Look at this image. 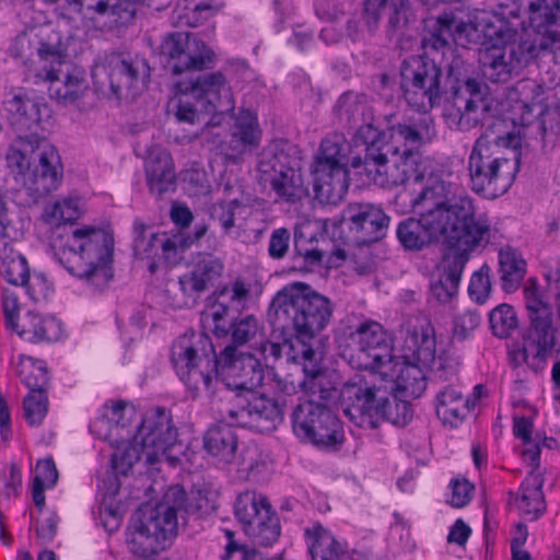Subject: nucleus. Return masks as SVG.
<instances>
[{"label":"nucleus","instance_id":"1","mask_svg":"<svg viewBox=\"0 0 560 560\" xmlns=\"http://www.w3.org/2000/svg\"><path fill=\"white\" fill-rule=\"evenodd\" d=\"M401 213H412L397 226L400 244L420 250L433 243H443L447 250L465 243L482 244L489 238L490 222L476 215L474 200L466 192L456 194V185L429 177L419 189L402 190L395 198Z\"/></svg>","mask_w":560,"mask_h":560},{"label":"nucleus","instance_id":"2","mask_svg":"<svg viewBox=\"0 0 560 560\" xmlns=\"http://www.w3.org/2000/svg\"><path fill=\"white\" fill-rule=\"evenodd\" d=\"M79 217L74 199L47 205L42 214L51 230L50 244L58 261L72 276L102 290L113 278L114 238L103 229L74 226L72 222Z\"/></svg>","mask_w":560,"mask_h":560},{"label":"nucleus","instance_id":"3","mask_svg":"<svg viewBox=\"0 0 560 560\" xmlns=\"http://www.w3.org/2000/svg\"><path fill=\"white\" fill-rule=\"evenodd\" d=\"M400 75L404 97L417 113L390 126L389 137L405 145L431 143L436 138V129L428 112L440 104L442 70L433 60L412 56L402 62Z\"/></svg>","mask_w":560,"mask_h":560},{"label":"nucleus","instance_id":"4","mask_svg":"<svg viewBox=\"0 0 560 560\" xmlns=\"http://www.w3.org/2000/svg\"><path fill=\"white\" fill-rule=\"evenodd\" d=\"M357 143L363 144L364 155L354 156L351 167L355 174L365 176L381 187L404 185L410 178L421 182L429 173L430 161L419 151L399 149L388 140L385 131L372 124H364L355 132Z\"/></svg>","mask_w":560,"mask_h":560},{"label":"nucleus","instance_id":"5","mask_svg":"<svg viewBox=\"0 0 560 560\" xmlns=\"http://www.w3.org/2000/svg\"><path fill=\"white\" fill-rule=\"evenodd\" d=\"M334 304L329 298L305 283L294 282L273 296L268 318L273 327L293 335L289 348L295 352L298 343L313 347L315 337L329 324Z\"/></svg>","mask_w":560,"mask_h":560},{"label":"nucleus","instance_id":"6","mask_svg":"<svg viewBox=\"0 0 560 560\" xmlns=\"http://www.w3.org/2000/svg\"><path fill=\"white\" fill-rule=\"evenodd\" d=\"M7 165L34 200L56 190L62 179L58 150L46 138L35 135L14 140L7 152Z\"/></svg>","mask_w":560,"mask_h":560},{"label":"nucleus","instance_id":"7","mask_svg":"<svg viewBox=\"0 0 560 560\" xmlns=\"http://www.w3.org/2000/svg\"><path fill=\"white\" fill-rule=\"evenodd\" d=\"M516 26L513 22L501 20L494 14L483 31V42L479 49L478 61L485 79L493 83H505L520 71L541 57L533 42L522 36L518 43Z\"/></svg>","mask_w":560,"mask_h":560},{"label":"nucleus","instance_id":"8","mask_svg":"<svg viewBox=\"0 0 560 560\" xmlns=\"http://www.w3.org/2000/svg\"><path fill=\"white\" fill-rule=\"evenodd\" d=\"M178 103L175 113L179 122L220 125L225 114L235 107L232 88L220 72L199 75L189 83H177Z\"/></svg>","mask_w":560,"mask_h":560},{"label":"nucleus","instance_id":"9","mask_svg":"<svg viewBox=\"0 0 560 560\" xmlns=\"http://www.w3.org/2000/svg\"><path fill=\"white\" fill-rule=\"evenodd\" d=\"M173 369L192 397L212 395L218 384V357L211 339L197 331L177 337L170 353Z\"/></svg>","mask_w":560,"mask_h":560},{"label":"nucleus","instance_id":"10","mask_svg":"<svg viewBox=\"0 0 560 560\" xmlns=\"http://www.w3.org/2000/svg\"><path fill=\"white\" fill-rule=\"evenodd\" d=\"M495 147L485 138H478L467 162L471 190L487 199L504 195L520 171V153L513 150L511 156H505L497 152Z\"/></svg>","mask_w":560,"mask_h":560},{"label":"nucleus","instance_id":"11","mask_svg":"<svg viewBox=\"0 0 560 560\" xmlns=\"http://www.w3.org/2000/svg\"><path fill=\"white\" fill-rule=\"evenodd\" d=\"M525 11L528 18V27L522 37L533 42L541 58L555 55L560 49V0H498L494 12L501 20L512 22L518 20L521 12Z\"/></svg>","mask_w":560,"mask_h":560},{"label":"nucleus","instance_id":"12","mask_svg":"<svg viewBox=\"0 0 560 560\" xmlns=\"http://www.w3.org/2000/svg\"><path fill=\"white\" fill-rule=\"evenodd\" d=\"M350 149L342 133L335 132L322 140L311 167L315 197L320 202L336 205L346 196Z\"/></svg>","mask_w":560,"mask_h":560},{"label":"nucleus","instance_id":"13","mask_svg":"<svg viewBox=\"0 0 560 560\" xmlns=\"http://www.w3.org/2000/svg\"><path fill=\"white\" fill-rule=\"evenodd\" d=\"M257 171L259 182L269 185L277 197L285 202L294 203L308 194L302 175L301 159L294 148H289V151L278 149L264 154Z\"/></svg>","mask_w":560,"mask_h":560},{"label":"nucleus","instance_id":"14","mask_svg":"<svg viewBox=\"0 0 560 560\" xmlns=\"http://www.w3.org/2000/svg\"><path fill=\"white\" fill-rule=\"evenodd\" d=\"M295 435L323 450H337L345 440L342 423L324 404L300 402L292 412Z\"/></svg>","mask_w":560,"mask_h":560},{"label":"nucleus","instance_id":"15","mask_svg":"<svg viewBox=\"0 0 560 560\" xmlns=\"http://www.w3.org/2000/svg\"><path fill=\"white\" fill-rule=\"evenodd\" d=\"M135 441L142 446L144 460L150 465L166 460L176 466L183 454V445L177 441V429L165 408L159 407L142 419Z\"/></svg>","mask_w":560,"mask_h":560},{"label":"nucleus","instance_id":"16","mask_svg":"<svg viewBox=\"0 0 560 560\" xmlns=\"http://www.w3.org/2000/svg\"><path fill=\"white\" fill-rule=\"evenodd\" d=\"M345 357L359 370L377 371L392 363V347L384 327L376 320L364 318L350 327Z\"/></svg>","mask_w":560,"mask_h":560},{"label":"nucleus","instance_id":"17","mask_svg":"<svg viewBox=\"0 0 560 560\" xmlns=\"http://www.w3.org/2000/svg\"><path fill=\"white\" fill-rule=\"evenodd\" d=\"M383 382L376 385L360 380L342 388L343 412L358 427L375 429L384 421L393 392L386 381Z\"/></svg>","mask_w":560,"mask_h":560},{"label":"nucleus","instance_id":"18","mask_svg":"<svg viewBox=\"0 0 560 560\" xmlns=\"http://www.w3.org/2000/svg\"><path fill=\"white\" fill-rule=\"evenodd\" d=\"M38 56L43 62L38 77L48 82L49 96L62 104L74 103L86 89L84 73L48 44H40Z\"/></svg>","mask_w":560,"mask_h":560},{"label":"nucleus","instance_id":"19","mask_svg":"<svg viewBox=\"0 0 560 560\" xmlns=\"http://www.w3.org/2000/svg\"><path fill=\"white\" fill-rule=\"evenodd\" d=\"M234 514L243 524L246 535L256 544L270 546L278 540L281 532L279 517L261 493H240L234 503Z\"/></svg>","mask_w":560,"mask_h":560},{"label":"nucleus","instance_id":"20","mask_svg":"<svg viewBox=\"0 0 560 560\" xmlns=\"http://www.w3.org/2000/svg\"><path fill=\"white\" fill-rule=\"evenodd\" d=\"M161 54L174 74L185 71H201L211 68L215 54L202 39L192 33L175 32L164 38Z\"/></svg>","mask_w":560,"mask_h":560},{"label":"nucleus","instance_id":"21","mask_svg":"<svg viewBox=\"0 0 560 560\" xmlns=\"http://www.w3.org/2000/svg\"><path fill=\"white\" fill-rule=\"evenodd\" d=\"M108 78L109 88L117 97H135L150 79V66L138 55L114 52L102 66Z\"/></svg>","mask_w":560,"mask_h":560},{"label":"nucleus","instance_id":"22","mask_svg":"<svg viewBox=\"0 0 560 560\" xmlns=\"http://www.w3.org/2000/svg\"><path fill=\"white\" fill-rule=\"evenodd\" d=\"M132 247L135 256L139 259L151 260L150 270L153 272L155 260L175 261L180 252L186 248V240L180 233L168 235L155 232L153 226L140 219L133 221Z\"/></svg>","mask_w":560,"mask_h":560},{"label":"nucleus","instance_id":"23","mask_svg":"<svg viewBox=\"0 0 560 560\" xmlns=\"http://www.w3.org/2000/svg\"><path fill=\"white\" fill-rule=\"evenodd\" d=\"M427 23L428 26L432 23L433 31L423 37V48L440 50L445 48L451 40L463 47L477 44L490 21L483 25L475 24L470 21H463L454 12H444L435 19H428Z\"/></svg>","mask_w":560,"mask_h":560},{"label":"nucleus","instance_id":"24","mask_svg":"<svg viewBox=\"0 0 560 560\" xmlns=\"http://www.w3.org/2000/svg\"><path fill=\"white\" fill-rule=\"evenodd\" d=\"M219 376H222L229 388L253 392L261 385L264 370L253 354L237 352L235 347L226 346L218 357Z\"/></svg>","mask_w":560,"mask_h":560},{"label":"nucleus","instance_id":"25","mask_svg":"<svg viewBox=\"0 0 560 560\" xmlns=\"http://www.w3.org/2000/svg\"><path fill=\"white\" fill-rule=\"evenodd\" d=\"M140 424L137 411L119 401L105 405L102 415L90 424V430L102 440L126 442L137 433Z\"/></svg>","mask_w":560,"mask_h":560},{"label":"nucleus","instance_id":"26","mask_svg":"<svg viewBox=\"0 0 560 560\" xmlns=\"http://www.w3.org/2000/svg\"><path fill=\"white\" fill-rule=\"evenodd\" d=\"M343 221L358 243L371 244L385 236L389 218L380 206L355 202L343 211Z\"/></svg>","mask_w":560,"mask_h":560},{"label":"nucleus","instance_id":"27","mask_svg":"<svg viewBox=\"0 0 560 560\" xmlns=\"http://www.w3.org/2000/svg\"><path fill=\"white\" fill-rule=\"evenodd\" d=\"M293 363L300 365L304 377L300 381V389L310 396L308 400L316 398L327 401L332 398L336 389L322 369V358L314 347L295 346V352H290Z\"/></svg>","mask_w":560,"mask_h":560},{"label":"nucleus","instance_id":"28","mask_svg":"<svg viewBox=\"0 0 560 560\" xmlns=\"http://www.w3.org/2000/svg\"><path fill=\"white\" fill-rule=\"evenodd\" d=\"M283 408L284 401L264 394L253 395L245 406L229 410V415L237 425L264 433L272 431L282 421Z\"/></svg>","mask_w":560,"mask_h":560},{"label":"nucleus","instance_id":"29","mask_svg":"<svg viewBox=\"0 0 560 560\" xmlns=\"http://www.w3.org/2000/svg\"><path fill=\"white\" fill-rule=\"evenodd\" d=\"M524 301L529 318V340L541 351H551L556 345L557 332L552 307L542 300L535 287L524 289Z\"/></svg>","mask_w":560,"mask_h":560},{"label":"nucleus","instance_id":"30","mask_svg":"<svg viewBox=\"0 0 560 560\" xmlns=\"http://www.w3.org/2000/svg\"><path fill=\"white\" fill-rule=\"evenodd\" d=\"M186 502V491L179 486L170 487L160 503L151 510L149 516L141 520L151 532L166 546L177 535L178 513Z\"/></svg>","mask_w":560,"mask_h":560},{"label":"nucleus","instance_id":"31","mask_svg":"<svg viewBox=\"0 0 560 560\" xmlns=\"http://www.w3.org/2000/svg\"><path fill=\"white\" fill-rule=\"evenodd\" d=\"M481 244L465 243L452 250H446L442 259V273L432 281L430 292L442 304L450 303L458 292L459 282L471 252Z\"/></svg>","mask_w":560,"mask_h":560},{"label":"nucleus","instance_id":"32","mask_svg":"<svg viewBox=\"0 0 560 560\" xmlns=\"http://www.w3.org/2000/svg\"><path fill=\"white\" fill-rule=\"evenodd\" d=\"M401 332L404 336L402 359L420 362L430 366L435 361L436 339L433 325L427 318L408 322Z\"/></svg>","mask_w":560,"mask_h":560},{"label":"nucleus","instance_id":"33","mask_svg":"<svg viewBox=\"0 0 560 560\" xmlns=\"http://www.w3.org/2000/svg\"><path fill=\"white\" fill-rule=\"evenodd\" d=\"M424 368L420 362L402 359L392 361L376 372L383 376L392 392L400 390L409 396L419 397L427 388Z\"/></svg>","mask_w":560,"mask_h":560},{"label":"nucleus","instance_id":"34","mask_svg":"<svg viewBox=\"0 0 560 560\" xmlns=\"http://www.w3.org/2000/svg\"><path fill=\"white\" fill-rule=\"evenodd\" d=\"M0 275L13 285H23L33 301L45 295L46 284L39 276L30 278L27 261L24 256L5 244L0 252Z\"/></svg>","mask_w":560,"mask_h":560},{"label":"nucleus","instance_id":"35","mask_svg":"<svg viewBox=\"0 0 560 560\" xmlns=\"http://www.w3.org/2000/svg\"><path fill=\"white\" fill-rule=\"evenodd\" d=\"M145 178L152 194L162 196L175 189L176 174L171 153L161 148L149 150L144 161Z\"/></svg>","mask_w":560,"mask_h":560},{"label":"nucleus","instance_id":"36","mask_svg":"<svg viewBox=\"0 0 560 560\" xmlns=\"http://www.w3.org/2000/svg\"><path fill=\"white\" fill-rule=\"evenodd\" d=\"M224 266L221 259L210 254H200L196 259L192 270L178 279V287L183 295L194 299L208 289L223 272Z\"/></svg>","mask_w":560,"mask_h":560},{"label":"nucleus","instance_id":"37","mask_svg":"<svg viewBox=\"0 0 560 560\" xmlns=\"http://www.w3.org/2000/svg\"><path fill=\"white\" fill-rule=\"evenodd\" d=\"M532 471L522 482L514 503L518 512L527 521L538 520L546 511L542 493L544 478L539 466L530 465Z\"/></svg>","mask_w":560,"mask_h":560},{"label":"nucleus","instance_id":"38","mask_svg":"<svg viewBox=\"0 0 560 560\" xmlns=\"http://www.w3.org/2000/svg\"><path fill=\"white\" fill-rule=\"evenodd\" d=\"M463 93L468 96L464 100V108H459L458 126L460 129L469 130L478 124H485L488 118L494 116L492 114V101L483 96L479 82L468 79Z\"/></svg>","mask_w":560,"mask_h":560},{"label":"nucleus","instance_id":"39","mask_svg":"<svg viewBox=\"0 0 560 560\" xmlns=\"http://www.w3.org/2000/svg\"><path fill=\"white\" fill-rule=\"evenodd\" d=\"M261 131L257 116L250 110H243L236 118L229 144L228 159L237 162L243 154L259 145Z\"/></svg>","mask_w":560,"mask_h":560},{"label":"nucleus","instance_id":"40","mask_svg":"<svg viewBox=\"0 0 560 560\" xmlns=\"http://www.w3.org/2000/svg\"><path fill=\"white\" fill-rule=\"evenodd\" d=\"M14 331L28 342H52L62 337L63 326L54 316L27 312L18 330Z\"/></svg>","mask_w":560,"mask_h":560},{"label":"nucleus","instance_id":"41","mask_svg":"<svg viewBox=\"0 0 560 560\" xmlns=\"http://www.w3.org/2000/svg\"><path fill=\"white\" fill-rule=\"evenodd\" d=\"M205 450L220 463L230 464L237 450V435L231 424H217L203 436Z\"/></svg>","mask_w":560,"mask_h":560},{"label":"nucleus","instance_id":"42","mask_svg":"<svg viewBox=\"0 0 560 560\" xmlns=\"http://www.w3.org/2000/svg\"><path fill=\"white\" fill-rule=\"evenodd\" d=\"M306 544L312 560H345V547L320 524L305 529Z\"/></svg>","mask_w":560,"mask_h":560},{"label":"nucleus","instance_id":"43","mask_svg":"<svg viewBox=\"0 0 560 560\" xmlns=\"http://www.w3.org/2000/svg\"><path fill=\"white\" fill-rule=\"evenodd\" d=\"M4 108L10 125L16 131L32 130L40 120L39 105L25 95L14 94L5 100Z\"/></svg>","mask_w":560,"mask_h":560},{"label":"nucleus","instance_id":"44","mask_svg":"<svg viewBox=\"0 0 560 560\" xmlns=\"http://www.w3.org/2000/svg\"><path fill=\"white\" fill-rule=\"evenodd\" d=\"M469 401L454 386H445L435 397V411L444 423L457 427L469 410Z\"/></svg>","mask_w":560,"mask_h":560},{"label":"nucleus","instance_id":"45","mask_svg":"<svg viewBox=\"0 0 560 560\" xmlns=\"http://www.w3.org/2000/svg\"><path fill=\"white\" fill-rule=\"evenodd\" d=\"M524 405L528 407L532 415L528 416H513V433L520 439L525 448L523 450V458L528 465L539 466V457H540V444L537 438H533V417L535 415V410L528 406L525 401L520 400L514 402V406Z\"/></svg>","mask_w":560,"mask_h":560},{"label":"nucleus","instance_id":"46","mask_svg":"<svg viewBox=\"0 0 560 560\" xmlns=\"http://www.w3.org/2000/svg\"><path fill=\"white\" fill-rule=\"evenodd\" d=\"M499 267L503 290L515 291L525 276L526 261L515 249L506 247L499 252Z\"/></svg>","mask_w":560,"mask_h":560},{"label":"nucleus","instance_id":"47","mask_svg":"<svg viewBox=\"0 0 560 560\" xmlns=\"http://www.w3.org/2000/svg\"><path fill=\"white\" fill-rule=\"evenodd\" d=\"M127 545L131 553L141 558L151 557L166 548L141 520L129 529Z\"/></svg>","mask_w":560,"mask_h":560},{"label":"nucleus","instance_id":"48","mask_svg":"<svg viewBox=\"0 0 560 560\" xmlns=\"http://www.w3.org/2000/svg\"><path fill=\"white\" fill-rule=\"evenodd\" d=\"M15 373L30 392H46L49 377L44 361L36 360L32 357L20 355L15 366Z\"/></svg>","mask_w":560,"mask_h":560},{"label":"nucleus","instance_id":"49","mask_svg":"<svg viewBox=\"0 0 560 560\" xmlns=\"http://www.w3.org/2000/svg\"><path fill=\"white\" fill-rule=\"evenodd\" d=\"M135 435L132 434L126 442H109L116 447L112 455V464L117 474L126 475L137 462L144 459L142 446L135 441Z\"/></svg>","mask_w":560,"mask_h":560},{"label":"nucleus","instance_id":"50","mask_svg":"<svg viewBox=\"0 0 560 560\" xmlns=\"http://www.w3.org/2000/svg\"><path fill=\"white\" fill-rule=\"evenodd\" d=\"M201 319L218 337H224L230 332L232 324L230 307L225 300L219 299V296L208 304L202 312Z\"/></svg>","mask_w":560,"mask_h":560},{"label":"nucleus","instance_id":"51","mask_svg":"<svg viewBox=\"0 0 560 560\" xmlns=\"http://www.w3.org/2000/svg\"><path fill=\"white\" fill-rule=\"evenodd\" d=\"M386 11L388 15V31L396 33L406 28L410 23L416 21L415 11L410 4V0H390L378 9V18L381 12Z\"/></svg>","mask_w":560,"mask_h":560},{"label":"nucleus","instance_id":"52","mask_svg":"<svg viewBox=\"0 0 560 560\" xmlns=\"http://www.w3.org/2000/svg\"><path fill=\"white\" fill-rule=\"evenodd\" d=\"M48 396L44 390L30 392L23 399V411L26 422L31 427L43 423L48 412Z\"/></svg>","mask_w":560,"mask_h":560},{"label":"nucleus","instance_id":"53","mask_svg":"<svg viewBox=\"0 0 560 560\" xmlns=\"http://www.w3.org/2000/svg\"><path fill=\"white\" fill-rule=\"evenodd\" d=\"M490 327L494 336L504 339L510 337L517 327V316L509 304H501L493 308L489 315Z\"/></svg>","mask_w":560,"mask_h":560},{"label":"nucleus","instance_id":"54","mask_svg":"<svg viewBox=\"0 0 560 560\" xmlns=\"http://www.w3.org/2000/svg\"><path fill=\"white\" fill-rule=\"evenodd\" d=\"M267 457L260 453L257 447H247L241 457L240 471L245 474L246 478L259 481L267 471Z\"/></svg>","mask_w":560,"mask_h":560},{"label":"nucleus","instance_id":"55","mask_svg":"<svg viewBox=\"0 0 560 560\" xmlns=\"http://www.w3.org/2000/svg\"><path fill=\"white\" fill-rule=\"evenodd\" d=\"M261 327L258 319L253 315H247L231 324V336L233 347L252 342L260 334Z\"/></svg>","mask_w":560,"mask_h":560},{"label":"nucleus","instance_id":"56","mask_svg":"<svg viewBox=\"0 0 560 560\" xmlns=\"http://www.w3.org/2000/svg\"><path fill=\"white\" fill-rule=\"evenodd\" d=\"M337 108L341 119H346L348 124H355L363 115L365 105L358 94L347 92L339 97Z\"/></svg>","mask_w":560,"mask_h":560},{"label":"nucleus","instance_id":"57","mask_svg":"<svg viewBox=\"0 0 560 560\" xmlns=\"http://www.w3.org/2000/svg\"><path fill=\"white\" fill-rule=\"evenodd\" d=\"M490 291V268L488 266H482L472 275L468 287V293L475 302L483 304L489 298Z\"/></svg>","mask_w":560,"mask_h":560},{"label":"nucleus","instance_id":"58","mask_svg":"<svg viewBox=\"0 0 560 560\" xmlns=\"http://www.w3.org/2000/svg\"><path fill=\"white\" fill-rule=\"evenodd\" d=\"M480 316L476 311L466 310L454 317L453 336L458 340L467 339L479 326Z\"/></svg>","mask_w":560,"mask_h":560},{"label":"nucleus","instance_id":"59","mask_svg":"<svg viewBox=\"0 0 560 560\" xmlns=\"http://www.w3.org/2000/svg\"><path fill=\"white\" fill-rule=\"evenodd\" d=\"M214 510V501L208 497V492L201 490L192 492L190 498L186 494V502L182 506V512L187 514L206 515Z\"/></svg>","mask_w":560,"mask_h":560},{"label":"nucleus","instance_id":"60","mask_svg":"<svg viewBox=\"0 0 560 560\" xmlns=\"http://www.w3.org/2000/svg\"><path fill=\"white\" fill-rule=\"evenodd\" d=\"M2 310L8 329L18 330L20 304L18 294L11 289H3L2 291Z\"/></svg>","mask_w":560,"mask_h":560},{"label":"nucleus","instance_id":"61","mask_svg":"<svg viewBox=\"0 0 560 560\" xmlns=\"http://www.w3.org/2000/svg\"><path fill=\"white\" fill-rule=\"evenodd\" d=\"M271 389L276 397L273 399H279L280 401H284L287 404L285 397H290L295 395L300 389V381L296 383L291 374L285 376H281L279 374H275L271 380Z\"/></svg>","mask_w":560,"mask_h":560},{"label":"nucleus","instance_id":"62","mask_svg":"<svg viewBox=\"0 0 560 560\" xmlns=\"http://www.w3.org/2000/svg\"><path fill=\"white\" fill-rule=\"evenodd\" d=\"M394 404L393 408L392 400L389 401V408H386L384 421H389L397 427L407 425L413 416L410 405L406 401L396 400H394Z\"/></svg>","mask_w":560,"mask_h":560},{"label":"nucleus","instance_id":"63","mask_svg":"<svg viewBox=\"0 0 560 560\" xmlns=\"http://www.w3.org/2000/svg\"><path fill=\"white\" fill-rule=\"evenodd\" d=\"M291 234L289 230L279 228L272 231L269 240L268 253L273 259L284 257L289 249Z\"/></svg>","mask_w":560,"mask_h":560},{"label":"nucleus","instance_id":"64","mask_svg":"<svg viewBox=\"0 0 560 560\" xmlns=\"http://www.w3.org/2000/svg\"><path fill=\"white\" fill-rule=\"evenodd\" d=\"M58 480V471L51 458L40 459L37 463L34 481L35 483L54 487Z\"/></svg>","mask_w":560,"mask_h":560}]
</instances>
